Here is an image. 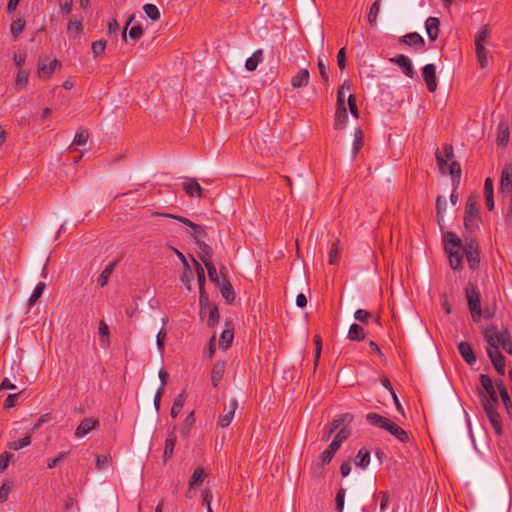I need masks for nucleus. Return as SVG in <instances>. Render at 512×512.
Masks as SVG:
<instances>
[{
    "label": "nucleus",
    "instance_id": "f257e3e1",
    "mask_svg": "<svg viewBox=\"0 0 512 512\" xmlns=\"http://www.w3.org/2000/svg\"><path fill=\"white\" fill-rule=\"evenodd\" d=\"M483 337L487 342V355L490 358L495 370L501 376L505 375V357L499 348L512 355V338L509 330L504 328L499 330L496 325L492 324L483 331Z\"/></svg>",
    "mask_w": 512,
    "mask_h": 512
},
{
    "label": "nucleus",
    "instance_id": "f03ea898",
    "mask_svg": "<svg viewBox=\"0 0 512 512\" xmlns=\"http://www.w3.org/2000/svg\"><path fill=\"white\" fill-rule=\"evenodd\" d=\"M465 296L473 321L479 322L482 317L481 294L478 288L472 282H468L466 284Z\"/></svg>",
    "mask_w": 512,
    "mask_h": 512
},
{
    "label": "nucleus",
    "instance_id": "7ed1b4c3",
    "mask_svg": "<svg viewBox=\"0 0 512 512\" xmlns=\"http://www.w3.org/2000/svg\"><path fill=\"white\" fill-rule=\"evenodd\" d=\"M481 221L476 197L470 195L465 205L464 226L466 230L472 231Z\"/></svg>",
    "mask_w": 512,
    "mask_h": 512
},
{
    "label": "nucleus",
    "instance_id": "20e7f679",
    "mask_svg": "<svg viewBox=\"0 0 512 512\" xmlns=\"http://www.w3.org/2000/svg\"><path fill=\"white\" fill-rule=\"evenodd\" d=\"M435 157L440 173L443 175L449 173L450 164L448 165V162H452L454 157L452 145L445 143L442 145L441 149L437 148L435 151Z\"/></svg>",
    "mask_w": 512,
    "mask_h": 512
},
{
    "label": "nucleus",
    "instance_id": "39448f33",
    "mask_svg": "<svg viewBox=\"0 0 512 512\" xmlns=\"http://www.w3.org/2000/svg\"><path fill=\"white\" fill-rule=\"evenodd\" d=\"M480 382L484 389V392L480 393L481 404L485 403V400H488L490 403H499L498 396L491 378L486 374H481Z\"/></svg>",
    "mask_w": 512,
    "mask_h": 512
},
{
    "label": "nucleus",
    "instance_id": "423d86ee",
    "mask_svg": "<svg viewBox=\"0 0 512 512\" xmlns=\"http://www.w3.org/2000/svg\"><path fill=\"white\" fill-rule=\"evenodd\" d=\"M498 403H490L488 400H485V403H482L483 409L486 412V415L497 435H502L503 429L501 424V417L496 410Z\"/></svg>",
    "mask_w": 512,
    "mask_h": 512
},
{
    "label": "nucleus",
    "instance_id": "0eeeda50",
    "mask_svg": "<svg viewBox=\"0 0 512 512\" xmlns=\"http://www.w3.org/2000/svg\"><path fill=\"white\" fill-rule=\"evenodd\" d=\"M449 174L451 175L452 186H453V190L450 195V201H451L452 205H456V203L458 202V195H457L456 191L460 185V179H461V166H460L459 162H457V161L450 162Z\"/></svg>",
    "mask_w": 512,
    "mask_h": 512
},
{
    "label": "nucleus",
    "instance_id": "6e6552de",
    "mask_svg": "<svg viewBox=\"0 0 512 512\" xmlns=\"http://www.w3.org/2000/svg\"><path fill=\"white\" fill-rule=\"evenodd\" d=\"M152 216L153 217H164V218H168V219H175V220L179 221L180 223L191 228L196 235L203 236L205 234L204 229L200 225L192 222L191 220H189L188 218H185L183 216L169 214V213H160V212H154L152 214Z\"/></svg>",
    "mask_w": 512,
    "mask_h": 512
},
{
    "label": "nucleus",
    "instance_id": "1a4fd4ad",
    "mask_svg": "<svg viewBox=\"0 0 512 512\" xmlns=\"http://www.w3.org/2000/svg\"><path fill=\"white\" fill-rule=\"evenodd\" d=\"M100 425V422L97 418L94 417H88L84 418L80 424L77 426L74 436L76 438H82L86 436L89 432L92 430L98 428Z\"/></svg>",
    "mask_w": 512,
    "mask_h": 512
},
{
    "label": "nucleus",
    "instance_id": "9d476101",
    "mask_svg": "<svg viewBox=\"0 0 512 512\" xmlns=\"http://www.w3.org/2000/svg\"><path fill=\"white\" fill-rule=\"evenodd\" d=\"M422 76L429 92L434 93L437 89L436 67L434 64H427L422 68Z\"/></svg>",
    "mask_w": 512,
    "mask_h": 512
},
{
    "label": "nucleus",
    "instance_id": "9b49d317",
    "mask_svg": "<svg viewBox=\"0 0 512 512\" xmlns=\"http://www.w3.org/2000/svg\"><path fill=\"white\" fill-rule=\"evenodd\" d=\"M237 408H238L237 400L231 399L229 401L228 407L224 408L225 413L220 415V417H219L218 426H220L221 428L228 427L234 418Z\"/></svg>",
    "mask_w": 512,
    "mask_h": 512
},
{
    "label": "nucleus",
    "instance_id": "f8f14e48",
    "mask_svg": "<svg viewBox=\"0 0 512 512\" xmlns=\"http://www.w3.org/2000/svg\"><path fill=\"white\" fill-rule=\"evenodd\" d=\"M500 191L512 194V165H506L501 172Z\"/></svg>",
    "mask_w": 512,
    "mask_h": 512
},
{
    "label": "nucleus",
    "instance_id": "ddd939ff",
    "mask_svg": "<svg viewBox=\"0 0 512 512\" xmlns=\"http://www.w3.org/2000/svg\"><path fill=\"white\" fill-rule=\"evenodd\" d=\"M390 62L397 64L403 71V73L409 77L413 78L415 75V71L413 69L412 63L410 59L405 55H397L390 59Z\"/></svg>",
    "mask_w": 512,
    "mask_h": 512
},
{
    "label": "nucleus",
    "instance_id": "4468645a",
    "mask_svg": "<svg viewBox=\"0 0 512 512\" xmlns=\"http://www.w3.org/2000/svg\"><path fill=\"white\" fill-rule=\"evenodd\" d=\"M59 67H61V63L57 59H53L49 64L40 59L38 62V76L42 79H47Z\"/></svg>",
    "mask_w": 512,
    "mask_h": 512
},
{
    "label": "nucleus",
    "instance_id": "2eb2a0df",
    "mask_svg": "<svg viewBox=\"0 0 512 512\" xmlns=\"http://www.w3.org/2000/svg\"><path fill=\"white\" fill-rule=\"evenodd\" d=\"M182 188L189 197H201L203 189L195 178H188Z\"/></svg>",
    "mask_w": 512,
    "mask_h": 512
},
{
    "label": "nucleus",
    "instance_id": "dca6fc26",
    "mask_svg": "<svg viewBox=\"0 0 512 512\" xmlns=\"http://www.w3.org/2000/svg\"><path fill=\"white\" fill-rule=\"evenodd\" d=\"M440 21L437 17H428L425 21V29L430 41H435L439 36Z\"/></svg>",
    "mask_w": 512,
    "mask_h": 512
},
{
    "label": "nucleus",
    "instance_id": "f3484780",
    "mask_svg": "<svg viewBox=\"0 0 512 512\" xmlns=\"http://www.w3.org/2000/svg\"><path fill=\"white\" fill-rule=\"evenodd\" d=\"M353 421V415L349 414V413H346V414H343L342 416H340L339 418L337 419H334L333 422L331 423V427L329 428V430L327 431L326 434H324L323 436V440L327 441L329 440V438L331 437V435L336 432L340 426L343 424V423H352Z\"/></svg>",
    "mask_w": 512,
    "mask_h": 512
},
{
    "label": "nucleus",
    "instance_id": "a211bd4d",
    "mask_svg": "<svg viewBox=\"0 0 512 512\" xmlns=\"http://www.w3.org/2000/svg\"><path fill=\"white\" fill-rule=\"evenodd\" d=\"M458 351L467 364L473 365L476 362V355L468 342L461 341L458 344Z\"/></svg>",
    "mask_w": 512,
    "mask_h": 512
},
{
    "label": "nucleus",
    "instance_id": "6ab92c4d",
    "mask_svg": "<svg viewBox=\"0 0 512 512\" xmlns=\"http://www.w3.org/2000/svg\"><path fill=\"white\" fill-rule=\"evenodd\" d=\"M310 74L308 69H300L296 75L291 79V85L293 88L306 87L309 83Z\"/></svg>",
    "mask_w": 512,
    "mask_h": 512
},
{
    "label": "nucleus",
    "instance_id": "aec40b11",
    "mask_svg": "<svg viewBox=\"0 0 512 512\" xmlns=\"http://www.w3.org/2000/svg\"><path fill=\"white\" fill-rule=\"evenodd\" d=\"M445 251H453L462 248L461 239L454 232H447L444 235Z\"/></svg>",
    "mask_w": 512,
    "mask_h": 512
},
{
    "label": "nucleus",
    "instance_id": "412c9836",
    "mask_svg": "<svg viewBox=\"0 0 512 512\" xmlns=\"http://www.w3.org/2000/svg\"><path fill=\"white\" fill-rule=\"evenodd\" d=\"M401 41L411 47H414L415 49H420L425 45L423 37L417 32H411L404 35L401 38Z\"/></svg>",
    "mask_w": 512,
    "mask_h": 512
},
{
    "label": "nucleus",
    "instance_id": "4be33fe9",
    "mask_svg": "<svg viewBox=\"0 0 512 512\" xmlns=\"http://www.w3.org/2000/svg\"><path fill=\"white\" fill-rule=\"evenodd\" d=\"M485 205L488 210L494 209L493 180L488 177L484 181Z\"/></svg>",
    "mask_w": 512,
    "mask_h": 512
},
{
    "label": "nucleus",
    "instance_id": "5701e85b",
    "mask_svg": "<svg viewBox=\"0 0 512 512\" xmlns=\"http://www.w3.org/2000/svg\"><path fill=\"white\" fill-rule=\"evenodd\" d=\"M386 431H388L391 435H393L402 443H406L409 441L408 433L403 428H401L399 425L392 421H390L389 425L386 427Z\"/></svg>",
    "mask_w": 512,
    "mask_h": 512
},
{
    "label": "nucleus",
    "instance_id": "b1692460",
    "mask_svg": "<svg viewBox=\"0 0 512 512\" xmlns=\"http://www.w3.org/2000/svg\"><path fill=\"white\" fill-rule=\"evenodd\" d=\"M366 420L372 426H375V427H378V428H381L384 430H386V427L389 425V423L391 421L390 419H388L380 414L374 413V412L368 413L366 415Z\"/></svg>",
    "mask_w": 512,
    "mask_h": 512
},
{
    "label": "nucleus",
    "instance_id": "393cba45",
    "mask_svg": "<svg viewBox=\"0 0 512 512\" xmlns=\"http://www.w3.org/2000/svg\"><path fill=\"white\" fill-rule=\"evenodd\" d=\"M225 372V363L224 362H216L211 371V382L213 387H218L221 382L223 375Z\"/></svg>",
    "mask_w": 512,
    "mask_h": 512
},
{
    "label": "nucleus",
    "instance_id": "a878e982",
    "mask_svg": "<svg viewBox=\"0 0 512 512\" xmlns=\"http://www.w3.org/2000/svg\"><path fill=\"white\" fill-rule=\"evenodd\" d=\"M83 29L82 19L76 15H72L69 19L67 32L73 37H78Z\"/></svg>",
    "mask_w": 512,
    "mask_h": 512
},
{
    "label": "nucleus",
    "instance_id": "bb28decb",
    "mask_svg": "<svg viewBox=\"0 0 512 512\" xmlns=\"http://www.w3.org/2000/svg\"><path fill=\"white\" fill-rule=\"evenodd\" d=\"M175 430V428L173 429ZM176 435H175V431H172L168 437L166 438V441H165V447H164V453H163V459H164V462L166 463L168 461V459H170L174 453V447H175V444H176Z\"/></svg>",
    "mask_w": 512,
    "mask_h": 512
},
{
    "label": "nucleus",
    "instance_id": "cd10ccee",
    "mask_svg": "<svg viewBox=\"0 0 512 512\" xmlns=\"http://www.w3.org/2000/svg\"><path fill=\"white\" fill-rule=\"evenodd\" d=\"M348 120V114L346 107L336 108L335 118H334V128L336 130H342L346 126Z\"/></svg>",
    "mask_w": 512,
    "mask_h": 512
},
{
    "label": "nucleus",
    "instance_id": "c85d7f7f",
    "mask_svg": "<svg viewBox=\"0 0 512 512\" xmlns=\"http://www.w3.org/2000/svg\"><path fill=\"white\" fill-rule=\"evenodd\" d=\"M263 51L262 49L256 50L251 57H249L245 62V68L248 71H255L258 64L263 60Z\"/></svg>",
    "mask_w": 512,
    "mask_h": 512
},
{
    "label": "nucleus",
    "instance_id": "c756f323",
    "mask_svg": "<svg viewBox=\"0 0 512 512\" xmlns=\"http://www.w3.org/2000/svg\"><path fill=\"white\" fill-rule=\"evenodd\" d=\"M446 252L448 253L449 256V263L451 268L453 270L461 269L463 259V253L461 252V249Z\"/></svg>",
    "mask_w": 512,
    "mask_h": 512
},
{
    "label": "nucleus",
    "instance_id": "7c9ffc66",
    "mask_svg": "<svg viewBox=\"0 0 512 512\" xmlns=\"http://www.w3.org/2000/svg\"><path fill=\"white\" fill-rule=\"evenodd\" d=\"M347 338L351 341L364 340L365 339L364 329L360 325L353 323L349 328Z\"/></svg>",
    "mask_w": 512,
    "mask_h": 512
},
{
    "label": "nucleus",
    "instance_id": "2f4dec72",
    "mask_svg": "<svg viewBox=\"0 0 512 512\" xmlns=\"http://www.w3.org/2000/svg\"><path fill=\"white\" fill-rule=\"evenodd\" d=\"M369 463L370 452L366 448H361L355 457V465L365 469Z\"/></svg>",
    "mask_w": 512,
    "mask_h": 512
},
{
    "label": "nucleus",
    "instance_id": "473e14b6",
    "mask_svg": "<svg viewBox=\"0 0 512 512\" xmlns=\"http://www.w3.org/2000/svg\"><path fill=\"white\" fill-rule=\"evenodd\" d=\"M497 142L505 145L509 140V127L506 122H500L497 127Z\"/></svg>",
    "mask_w": 512,
    "mask_h": 512
},
{
    "label": "nucleus",
    "instance_id": "72a5a7b5",
    "mask_svg": "<svg viewBox=\"0 0 512 512\" xmlns=\"http://www.w3.org/2000/svg\"><path fill=\"white\" fill-rule=\"evenodd\" d=\"M185 400H186V393L185 392L180 393L174 399V402H173V405H172L171 411H170V414H171L172 418H176L178 416V414L180 413L181 409L184 406Z\"/></svg>",
    "mask_w": 512,
    "mask_h": 512
},
{
    "label": "nucleus",
    "instance_id": "f704fd0d",
    "mask_svg": "<svg viewBox=\"0 0 512 512\" xmlns=\"http://www.w3.org/2000/svg\"><path fill=\"white\" fill-rule=\"evenodd\" d=\"M207 477V473L202 467H198L194 470L190 480H189V486L190 488L200 485L204 479Z\"/></svg>",
    "mask_w": 512,
    "mask_h": 512
},
{
    "label": "nucleus",
    "instance_id": "c9c22d12",
    "mask_svg": "<svg viewBox=\"0 0 512 512\" xmlns=\"http://www.w3.org/2000/svg\"><path fill=\"white\" fill-rule=\"evenodd\" d=\"M201 261L203 262V264L205 265V267L207 269V273H208V277H209L210 281L219 285L218 273H217L216 267L214 266L212 261L209 259H204V258H201Z\"/></svg>",
    "mask_w": 512,
    "mask_h": 512
},
{
    "label": "nucleus",
    "instance_id": "e433bc0d",
    "mask_svg": "<svg viewBox=\"0 0 512 512\" xmlns=\"http://www.w3.org/2000/svg\"><path fill=\"white\" fill-rule=\"evenodd\" d=\"M496 386H497V389L499 391V394L502 398V401H503L505 407L507 408V410H509L510 408H512V401L510 399V396L508 394V391L506 389L504 382L502 380H500V381L496 382Z\"/></svg>",
    "mask_w": 512,
    "mask_h": 512
},
{
    "label": "nucleus",
    "instance_id": "4c0bfd02",
    "mask_svg": "<svg viewBox=\"0 0 512 512\" xmlns=\"http://www.w3.org/2000/svg\"><path fill=\"white\" fill-rule=\"evenodd\" d=\"M379 11H380V1L376 0L375 2H373L371 4L368 15H367V20L371 27H374L376 25Z\"/></svg>",
    "mask_w": 512,
    "mask_h": 512
},
{
    "label": "nucleus",
    "instance_id": "58836bf2",
    "mask_svg": "<svg viewBox=\"0 0 512 512\" xmlns=\"http://www.w3.org/2000/svg\"><path fill=\"white\" fill-rule=\"evenodd\" d=\"M339 243H340V240L336 239L331 245V248L329 251V264L330 265H335L339 261L340 254H341V249L339 247Z\"/></svg>",
    "mask_w": 512,
    "mask_h": 512
},
{
    "label": "nucleus",
    "instance_id": "ea45409f",
    "mask_svg": "<svg viewBox=\"0 0 512 512\" xmlns=\"http://www.w3.org/2000/svg\"><path fill=\"white\" fill-rule=\"evenodd\" d=\"M220 291H221L223 298H225L228 303H231L235 300L234 288L231 285V283L229 281H227L226 279H225V282L223 283Z\"/></svg>",
    "mask_w": 512,
    "mask_h": 512
},
{
    "label": "nucleus",
    "instance_id": "a19ab883",
    "mask_svg": "<svg viewBox=\"0 0 512 512\" xmlns=\"http://www.w3.org/2000/svg\"><path fill=\"white\" fill-rule=\"evenodd\" d=\"M477 61L481 68H486L489 64L488 62V50L485 46L475 47Z\"/></svg>",
    "mask_w": 512,
    "mask_h": 512
},
{
    "label": "nucleus",
    "instance_id": "79ce46f5",
    "mask_svg": "<svg viewBox=\"0 0 512 512\" xmlns=\"http://www.w3.org/2000/svg\"><path fill=\"white\" fill-rule=\"evenodd\" d=\"M116 266H117V261H115V262H113V263H110V264H109V265H108V266H107V267H106V268L101 272V274H100V276H99V279H98L99 284H100V286H101V287H104V286L107 284V282H108V280H109V278H110L111 274H112V273H113V271L115 270Z\"/></svg>",
    "mask_w": 512,
    "mask_h": 512
},
{
    "label": "nucleus",
    "instance_id": "37998d69",
    "mask_svg": "<svg viewBox=\"0 0 512 512\" xmlns=\"http://www.w3.org/2000/svg\"><path fill=\"white\" fill-rule=\"evenodd\" d=\"M29 73L26 70L20 69L16 76L15 89L20 91L24 89L28 83Z\"/></svg>",
    "mask_w": 512,
    "mask_h": 512
},
{
    "label": "nucleus",
    "instance_id": "c03bdc74",
    "mask_svg": "<svg viewBox=\"0 0 512 512\" xmlns=\"http://www.w3.org/2000/svg\"><path fill=\"white\" fill-rule=\"evenodd\" d=\"M234 338L233 329H226L220 335L219 344L223 349H228Z\"/></svg>",
    "mask_w": 512,
    "mask_h": 512
},
{
    "label": "nucleus",
    "instance_id": "a18cd8bd",
    "mask_svg": "<svg viewBox=\"0 0 512 512\" xmlns=\"http://www.w3.org/2000/svg\"><path fill=\"white\" fill-rule=\"evenodd\" d=\"M490 31L487 25H484L475 36V47L485 46L487 39L489 38Z\"/></svg>",
    "mask_w": 512,
    "mask_h": 512
},
{
    "label": "nucleus",
    "instance_id": "49530a36",
    "mask_svg": "<svg viewBox=\"0 0 512 512\" xmlns=\"http://www.w3.org/2000/svg\"><path fill=\"white\" fill-rule=\"evenodd\" d=\"M30 444H31V436H30V434H28L23 438L9 442L8 447L12 450H19V449L29 446Z\"/></svg>",
    "mask_w": 512,
    "mask_h": 512
},
{
    "label": "nucleus",
    "instance_id": "de8ad7c7",
    "mask_svg": "<svg viewBox=\"0 0 512 512\" xmlns=\"http://www.w3.org/2000/svg\"><path fill=\"white\" fill-rule=\"evenodd\" d=\"M45 287H46V284L44 282H39L36 285V287L34 288L31 296L28 299L29 306H33L38 301V299L43 294V291H44Z\"/></svg>",
    "mask_w": 512,
    "mask_h": 512
},
{
    "label": "nucleus",
    "instance_id": "09e8293b",
    "mask_svg": "<svg viewBox=\"0 0 512 512\" xmlns=\"http://www.w3.org/2000/svg\"><path fill=\"white\" fill-rule=\"evenodd\" d=\"M144 13L152 20L158 21L160 19V11L154 4L147 3L143 6Z\"/></svg>",
    "mask_w": 512,
    "mask_h": 512
},
{
    "label": "nucleus",
    "instance_id": "8fccbe9b",
    "mask_svg": "<svg viewBox=\"0 0 512 512\" xmlns=\"http://www.w3.org/2000/svg\"><path fill=\"white\" fill-rule=\"evenodd\" d=\"M447 207L446 198L443 196H438L436 200V212H437V220L440 223L443 220V213L445 212Z\"/></svg>",
    "mask_w": 512,
    "mask_h": 512
},
{
    "label": "nucleus",
    "instance_id": "3c124183",
    "mask_svg": "<svg viewBox=\"0 0 512 512\" xmlns=\"http://www.w3.org/2000/svg\"><path fill=\"white\" fill-rule=\"evenodd\" d=\"M112 462L110 455H96V468L97 470H106Z\"/></svg>",
    "mask_w": 512,
    "mask_h": 512
},
{
    "label": "nucleus",
    "instance_id": "603ef678",
    "mask_svg": "<svg viewBox=\"0 0 512 512\" xmlns=\"http://www.w3.org/2000/svg\"><path fill=\"white\" fill-rule=\"evenodd\" d=\"M350 424L351 423H343L337 430V434L334 438L343 443L351 434V429L349 428Z\"/></svg>",
    "mask_w": 512,
    "mask_h": 512
},
{
    "label": "nucleus",
    "instance_id": "864d4df0",
    "mask_svg": "<svg viewBox=\"0 0 512 512\" xmlns=\"http://www.w3.org/2000/svg\"><path fill=\"white\" fill-rule=\"evenodd\" d=\"M99 334L102 345L107 347L109 344V328L103 320L99 323Z\"/></svg>",
    "mask_w": 512,
    "mask_h": 512
},
{
    "label": "nucleus",
    "instance_id": "5fc2aeb1",
    "mask_svg": "<svg viewBox=\"0 0 512 512\" xmlns=\"http://www.w3.org/2000/svg\"><path fill=\"white\" fill-rule=\"evenodd\" d=\"M24 28H25V20L18 18L12 22L11 33H12L14 39H16L22 33Z\"/></svg>",
    "mask_w": 512,
    "mask_h": 512
},
{
    "label": "nucleus",
    "instance_id": "6e6d98bb",
    "mask_svg": "<svg viewBox=\"0 0 512 512\" xmlns=\"http://www.w3.org/2000/svg\"><path fill=\"white\" fill-rule=\"evenodd\" d=\"M89 138V133L86 130H80L76 133L74 140L72 142L71 147H74L76 145H84L87 143Z\"/></svg>",
    "mask_w": 512,
    "mask_h": 512
},
{
    "label": "nucleus",
    "instance_id": "4d7b16f0",
    "mask_svg": "<svg viewBox=\"0 0 512 512\" xmlns=\"http://www.w3.org/2000/svg\"><path fill=\"white\" fill-rule=\"evenodd\" d=\"M468 265L471 269H475L478 267L480 262V250L476 252H470L465 254Z\"/></svg>",
    "mask_w": 512,
    "mask_h": 512
},
{
    "label": "nucleus",
    "instance_id": "13d9d810",
    "mask_svg": "<svg viewBox=\"0 0 512 512\" xmlns=\"http://www.w3.org/2000/svg\"><path fill=\"white\" fill-rule=\"evenodd\" d=\"M195 243L198 246V248L201 250V252L203 253V256H200V259L204 258V259L211 260L212 250H211L210 246L207 245L204 241H201L198 239L195 240Z\"/></svg>",
    "mask_w": 512,
    "mask_h": 512
},
{
    "label": "nucleus",
    "instance_id": "bf43d9fd",
    "mask_svg": "<svg viewBox=\"0 0 512 512\" xmlns=\"http://www.w3.org/2000/svg\"><path fill=\"white\" fill-rule=\"evenodd\" d=\"M354 318L361 323L367 324L372 318V314L365 309H358L354 313Z\"/></svg>",
    "mask_w": 512,
    "mask_h": 512
},
{
    "label": "nucleus",
    "instance_id": "052dcab7",
    "mask_svg": "<svg viewBox=\"0 0 512 512\" xmlns=\"http://www.w3.org/2000/svg\"><path fill=\"white\" fill-rule=\"evenodd\" d=\"M195 422L194 412H191L185 419L184 425L181 429V434L186 437L188 436L191 427L193 426Z\"/></svg>",
    "mask_w": 512,
    "mask_h": 512
},
{
    "label": "nucleus",
    "instance_id": "680f3d73",
    "mask_svg": "<svg viewBox=\"0 0 512 512\" xmlns=\"http://www.w3.org/2000/svg\"><path fill=\"white\" fill-rule=\"evenodd\" d=\"M317 64H318L319 73H320V76H321L323 82L328 83L329 82L328 65L325 64L324 60L321 57L318 58Z\"/></svg>",
    "mask_w": 512,
    "mask_h": 512
},
{
    "label": "nucleus",
    "instance_id": "e2e57ef3",
    "mask_svg": "<svg viewBox=\"0 0 512 512\" xmlns=\"http://www.w3.org/2000/svg\"><path fill=\"white\" fill-rule=\"evenodd\" d=\"M354 136L355 137H354V142H353V157H355L357 155V153L359 152V150L361 149L363 132L360 129H358L355 131Z\"/></svg>",
    "mask_w": 512,
    "mask_h": 512
},
{
    "label": "nucleus",
    "instance_id": "0e129e2a",
    "mask_svg": "<svg viewBox=\"0 0 512 512\" xmlns=\"http://www.w3.org/2000/svg\"><path fill=\"white\" fill-rule=\"evenodd\" d=\"M105 48H106V41L103 39L94 41L92 43V52L95 57H98L99 55H101L104 52Z\"/></svg>",
    "mask_w": 512,
    "mask_h": 512
},
{
    "label": "nucleus",
    "instance_id": "69168bd1",
    "mask_svg": "<svg viewBox=\"0 0 512 512\" xmlns=\"http://www.w3.org/2000/svg\"><path fill=\"white\" fill-rule=\"evenodd\" d=\"M166 336L167 332L164 328H161L156 336L157 348L161 353L164 351Z\"/></svg>",
    "mask_w": 512,
    "mask_h": 512
},
{
    "label": "nucleus",
    "instance_id": "338daca9",
    "mask_svg": "<svg viewBox=\"0 0 512 512\" xmlns=\"http://www.w3.org/2000/svg\"><path fill=\"white\" fill-rule=\"evenodd\" d=\"M479 244L475 239H470L465 243L464 248H461V252L463 251L464 254L470 253V252H476L479 251Z\"/></svg>",
    "mask_w": 512,
    "mask_h": 512
},
{
    "label": "nucleus",
    "instance_id": "774afa93",
    "mask_svg": "<svg viewBox=\"0 0 512 512\" xmlns=\"http://www.w3.org/2000/svg\"><path fill=\"white\" fill-rule=\"evenodd\" d=\"M345 489L341 488L336 494V509L338 512H342L344 508Z\"/></svg>",
    "mask_w": 512,
    "mask_h": 512
}]
</instances>
